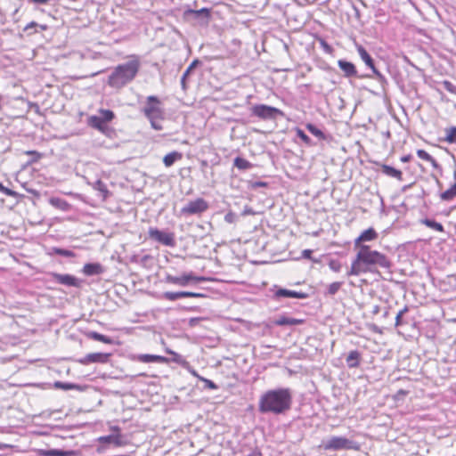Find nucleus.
<instances>
[{
  "label": "nucleus",
  "instance_id": "1",
  "mask_svg": "<svg viewBox=\"0 0 456 456\" xmlns=\"http://www.w3.org/2000/svg\"><path fill=\"white\" fill-rule=\"evenodd\" d=\"M390 269L391 262L387 256L370 247H361L351 264L347 276H359L362 273H374L378 268Z\"/></svg>",
  "mask_w": 456,
  "mask_h": 456
},
{
  "label": "nucleus",
  "instance_id": "2",
  "mask_svg": "<svg viewBox=\"0 0 456 456\" xmlns=\"http://www.w3.org/2000/svg\"><path fill=\"white\" fill-rule=\"evenodd\" d=\"M292 404V393L289 388H277L264 393L258 403L262 413L282 414L289 411Z\"/></svg>",
  "mask_w": 456,
  "mask_h": 456
},
{
  "label": "nucleus",
  "instance_id": "3",
  "mask_svg": "<svg viewBox=\"0 0 456 456\" xmlns=\"http://www.w3.org/2000/svg\"><path fill=\"white\" fill-rule=\"evenodd\" d=\"M140 69L139 58L135 55L131 56V60L126 63L120 64L115 68L110 75L108 84L111 87L120 88L131 82L138 73Z\"/></svg>",
  "mask_w": 456,
  "mask_h": 456
},
{
  "label": "nucleus",
  "instance_id": "4",
  "mask_svg": "<svg viewBox=\"0 0 456 456\" xmlns=\"http://www.w3.org/2000/svg\"><path fill=\"white\" fill-rule=\"evenodd\" d=\"M159 100L153 95L148 96L142 112L149 119L153 129L160 131L163 129L164 110L160 107Z\"/></svg>",
  "mask_w": 456,
  "mask_h": 456
},
{
  "label": "nucleus",
  "instance_id": "5",
  "mask_svg": "<svg viewBox=\"0 0 456 456\" xmlns=\"http://www.w3.org/2000/svg\"><path fill=\"white\" fill-rule=\"evenodd\" d=\"M325 450H358L356 442L342 436H332L323 445Z\"/></svg>",
  "mask_w": 456,
  "mask_h": 456
},
{
  "label": "nucleus",
  "instance_id": "6",
  "mask_svg": "<svg viewBox=\"0 0 456 456\" xmlns=\"http://www.w3.org/2000/svg\"><path fill=\"white\" fill-rule=\"evenodd\" d=\"M252 115L265 120L275 119L278 116L284 117V113L280 109L265 104L255 105L251 108Z\"/></svg>",
  "mask_w": 456,
  "mask_h": 456
},
{
  "label": "nucleus",
  "instance_id": "7",
  "mask_svg": "<svg viewBox=\"0 0 456 456\" xmlns=\"http://www.w3.org/2000/svg\"><path fill=\"white\" fill-rule=\"evenodd\" d=\"M209 208L208 201H206L202 198H197L194 200L189 201L186 205H184L180 213L182 216H192V215H201L206 212Z\"/></svg>",
  "mask_w": 456,
  "mask_h": 456
},
{
  "label": "nucleus",
  "instance_id": "8",
  "mask_svg": "<svg viewBox=\"0 0 456 456\" xmlns=\"http://www.w3.org/2000/svg\"><path fill=\"white\" fill-rule=\"evenodd\" d=\"M148 233L151 239L165 246L173 247L175 245V238L173 233L162 232L157 228H150Z\"/></svg>",
  "mask_w": 456,
  "mask_h": 456
},
{
  "label": "nucleus",
  "instance_id": "9",
  "mask_svg": "<svg viewBox=\"0 0 456 456\" xmlns=\"http://www.w3.org/2000/svg\"><path fill=\"white\" fill-rule=\"evenodd\" d=\"M356 50L358 52L359 56L361 57L362 61L369 68L371 69V70L375 74L377 79H379V81H384L385 80V77L375 68L373 59L368 53V52L365 50V48L362 45H356Z\"/></svg>",
  "mask_w": 456,
  "mask_h": 456
},
{
  "label": "nucleus",
  "instance_id": "10",
  "mask_svg": "<svg viewBox=\"0 0 456 456\" xmlns=\"http://www.w3.org/2000/svg\"><path fill=\"white\" fill-rule=\"evenodd\" d=\"M378 238V232L373 228L363 231L354 241V248L360 250L361 247H369L365 242L375 240Z\"/></svg>",
  "mask_w": 456,
  "mask_h": 456
},
{
  "label": "nucleus",
  "instance_id": "11",
  "mask_svg": "<svg viewBox=\"0 0 456 456\" xmlns=\"http://www.w3.org/2000/svg\"><path fill=\"white\" fill-rule=\"evenodd\" d=\"M51 275L56 282L61 285L75 288H80L82 285V281L79 279L70 274L53 273Z\"/></svg>",
  "mask_w": 456,
  "mask_h": 456
},
{
  "label": "nucleus",
  "instance_id": "12",
  "mask_svg": "<svg viewBox=\"0 0 456 456\" xmlns=\"http://www.w3.org/2000/svg\"><path fill=\"white\" fill-rule=\"evenodd\" d=\"M110 356V354L92 353V354H88L85 357L79 359L78 362L81 364H84V365L93 363V362L105 363L108 362Z\"/></svg>",
  "mask_w": 456,
  "mask_h": 456
},
{
  "label": "nucleus",
  "instance_id": "13",
  "mask_svg": "<svg viewBox=\"0 0 456 456\" xmlns=\"http://www.w3.org/2000/svg\"><path fill=\"white\" fill-rule=\"evenodd\" d=\"M165 299H167L169 301H175L182 297H204L205 295L202 293H197V292H191V291H177V292H171L167 291L163 293L162 296Z\"/></svg>",
  "mask_w": 456,
  "mask_h": 456
},
{
  "label": "nucleus",
  "instance_id": "14",
  "mask_svg": "<svg viewBox=\"0 0 456 456\" xmlns=\"http://www.w3.org/2000/svg\"><path fill=\"white\" fill-rule=\"evenodd\" d=\"M98 442L101 444H113L116 446H124L127 444L124 436L121 434H111L109 436H100Z\"/></svg>",
  "mask_w": 456,
  "mask_h": 456
},
{
  "label": "nucleus",
  "instance_id": "15",
  "mask_svg": "<svg viewBox=\"0 0 456 456\" xmlns=\"http://www.w3.org/2000/svg\"><path fill=\"white\" fill-rule=\"evenodd\" d=\"M39 456H77V453L73 450H61V449H40L38 450Z\"/></svg>",
  "mask_w": 456,
  "mask_h": 456
},
{
  "label": "nucleus",
  "instance_id": "16",
  "mask_svg": "<svg viewBox=\"0 0 456 456\" xmlns=\"http://www.w3.org/2000/svg\"><path fill=\"white\" fill-rule=\"evenodd\" d=\"M104 272V268L99 263H88L83 267V273L87 276L102 274Z\"/></svg>",
  "mask_w": 456,
  "mask_h": 456
},
{
  "label": "nucleus",
  "instance_id": "17",
  "mask_svg": "<svg viewBox=\"0 0 456 456\" xmlns=\"http://www.w3.org/2000/svg\"><path fill=\"white\" fill-rule=\"evenodd\" d=\"M276 297H294V298H306L307 294L286 289H280L275 292Z\"/></svg>",
  "mask_w": 456,
  "mask_h": 456
},
{
  "label": "nucleus",
  "instance_id": "18",
  "mask_svg": "<svg viewBox=\"0 0 456 456\" xmlns=\"http://www.w3.org/2000/svg\"><path fill=\"white\" fill-rule=\"evenodd\" d=\"M338 65L343 71L344 75L347 77H354L357 73L355 66L352 62L345 60H339L338 61Z\"/></svg>",
  "mask_w": 456,
  "mask_h": 456
},
{
  "label": "nucleus",
  "instance_id": "19",
  "mask_svg": "<svg viewBox=\"0 0 456 456\" xmlns=\"http://www.w3.org/2000/svg\"><path fill=\"white\" fill-rule=\"evenodd\" d=\"M361 354L357 350L351 351L346 359V364L349 368H356L360 364Z\"/></svg>",
  "mask_w": 456,
  "mask_h": 456
},
{
  "label": "nucleus",
  "instance_id": "20",
  "mask_svg": "<svg viewBox=\"0 0 456 456\" xmlns=\"http://www.w3.org/2000/svg\"><path fill=\"white\" fill-rule=\"evenodd\" d=\"M382 173L387 176L396 178L399 181L403 180V174L400 170L395 169L393 167L388 165H382L381 167Z\"/></svg>",
  "mask_w": 456,
  "mask_h": 456
},
{
  "label": "nucleus",
  "instance_id": "21",
  "mask_svg": "<svg viewBox=\"0 0 456 456\" xmlns=\"http://www.w3.org/2000/svg\"><path fill=\"white\" fill-rule=\"evenodd\" d=\"M138 359L142 362H166L167 358L156 354H140Z\"/></svg>",
  "mask_w": 456,
  "mask_h": 456
},
{
  "label": "nucleus",
  "instance_id": "22",
  "mask_svg": "<svg viewBox=\"0 0 456 456\" xmlns=\"http://www.w3.org/2000/svg\"><path fill=\"white\" fill-rule=\"evenodd\" d=\"M183 158L182 153L178 151H172L163 158V163L167 167H171L175 161Z\"/></svg>",
  "mask_w": 456,
  "mask_h": 456
},
{
  "label": "nucleus",
  "instance_id": "23",
  "mask_svg": "<svg viewBox=\"0 0 456 456\" xmlns=\"http://www.w3.org/2000/svg\"><path fill=\"white\" fill-rule=\"evenodd\" d=\"M186 14L192 15L194 18L203 17L206 20V21H208L210 15L209 10L208 8H201L200 10L189 9L188 11H186Z\"/></svg>",
  "mask_w": 456,
  "mask_h": 456
},
{
  "label": "nucleus",
  "instance_id": "24",
  "mask_svg": "<svg viewBox=\"0 0 456 456\" xmlns=\"http://www.w3.org/2000/svg\"><path fill=\"white\" fill-rule=\"evenodd\" d=\"M86 336L89 338H92L94 340H96V341H100V342H102V343H105V344H113V339L107 337V336H104L102 334H100L96 331H90L86 334Z\"/></svg>",
  "mask_w": 456,
  "mask_h": 456
},
{
  "label": "nucleus",
  "instance_id": "25",
  "mask_svg": "<svg viewBox=\"0 0 456 456\" xmlns=\"http://www.w3.org/2000/svg\"><path fill=\"white\" fill-rule=\"evenodd\" d=\"M166 281L171 284L178 285L181 287H185L186 285V280L184 279L183 274L181 276H174L171 274H167L166 276Z\"/></svg>",
  "mask_w": 456,
  "mask_h": 456
},
{
  "label": "nucleus",
  "instance_id": "26",
  "mask_svg": "<svg viewBox=\"0 0 456 456\" xmlns=\"http://www.w3.org/2000/svg\"><path fill=\"white\" fill-rule=\"evenodd\" d=\"M49 202L52 206L59 208L61 210L65 211V210H68L69 208V204L66 200H64L61 198L53 197L50 199Z\"/></svg>",
  "mask_w": 456,
  "mask_h": 456
},
{
  "label": "nucleus",
  "instance_id": "27",
  "mask_svg": "<svg viewBox=\"0 0 456 456\" xmlns=\"http://www.w3.org/2000/svg\"><path fill=\"white\" fill-rule=\"evenodd\" d=\"M89 125L100 131H103L106 127L105 122L98 116H92L89 118Z\"/></svg>",
  "mask_w": 456,
  "mask_h": 456
},
{
  "label": "nucleus",
  "instance_id": "28",
  "mask_svg": "<svg viewBox=\"0 0 456 456\" xmlns=\"http://www.w3.org/2000/svg\"><path fill=\"white\" fill-rule=\"evenodd\" d=\"M417 155H418V157L419 159L429 162L434 167H437L438 165H437L436 160L429 153H428L426 151H424V150H418L417 151Z\"/></svg>",
  "mask_w": 456,
  "mask_h": 456
},
{
  "label": "nucleus",
  "instance_id": "29",
  "mask_svg": "<svg viewBox=\"0 0 456 456\" xmlns=\"http://www.w3.org/2000/svg\"><path fill=\"white\" fill-rule=\"evenodd\" d=\"M455 197H456V183L440 195L441 200H445V201L452 200Z\"/></svg>",
  "mask_w": 456,
  "mask_h": 456
},
{
  "label": "nucleus",
  "instance_id": "30",
  "mask_svg": "<svg viewBox=\"0 0 456 456\" xmlns=\"http://www.w3.org/2000/svg\"><path fill=\"white\" fill-rule=\"evenodd\" d=\"M445 139L444 141L449 143H456V126H452L444 129Z\"/></svg>",
  "mask_w": 456,
  "mask_h": 456
},
{
  "label": "nucleus",
  "instance_id": "31",
  "mask_svg": "<svg viewBox=\"0 0 456 456\" xmlns=\"http://www.w3.org/2000/svg\"><path fill=\"white\" fill-rule=\"evenodd\" d=\"M233 165L240 170H246L251 167V164L249 161L240 157L235 158Z\"/></svg>",
  "mask_w": 456,
  "mask_h": 456
},
{
  "label": "nucleus",
  "instance_id": "32",
  "mask_svg": "<svg viewBox=\"0 0 456 456\" xmlns=\"http://www.w3.org/2000/svg\"><path fill=\"white\" fill-rule=\"evenodd\" d=\"M183 276H184V279L186 280L187 286L191 282L198 283V282L204 281L207 280L205 277L194 275L193 273H191V272L183 273Z\"/></svg>",
  "mask_w": 456,
  "mask_h": 456
},
{
  "label": "nucleus",
  "instance_id": "33",
  "mask_svg": "<svg viewBox=\"0 0 456 456\" xmlns=\"http://www.w3.org/2000/svg\"><path fill=\"white\" fill-rule=\"evenodd\" d=\"M422 224L437 232H444V226L440 223L436 222L435 220L424 219L422 220Z\"/></svg>",
  "mask_w": 456,
  "mask_h": 456
},
{
  "label": "nucleus",
  "instance_id": "34",
  "mask_svg": "<svg viewBox=\"0 0 456 456\" xmlns=\"http://www.w3.org/2000/svg\"><path fill=\"white\" fill-rule=\"evenodd\" d=\"M302 321L294 318L282 317L277 321L278 325H297L301 323Z\"/></svg>",
  "mask_w": 456,
  "mask_h": 456
},
{
  "label": "nucleus",
  "instance_id": "35",
  "mask_svg": "<svg viewBox=\"0 0 456 456\" xmlns=\"http://www.w3.org/2000/svg\"><path fill=\"white\" fill-rule=\"evenodd\" d=\"M100 114H101V116H99V117L101 118H102L103 122H105V123L110 122L114 118L113 111H111L110 110H100Z\"/></svg>",
  "mask_w": 456,
  "mask_h": 456
},
{
  "label": "nucleus",
  "instance_id": "36",
  "mask_svg": "<svg viewBox=\"0 0 456 456\" xmlns=\"http://www.w3.org/2000/svg\"><path fill=\"white\" fill-rule=\"evenodd\" d=\"M306 128L312 134H314L321 139L324 138V134L319 128H317L315 126H314L313 124H307Z\"/></svg>",
  "mask_w": 456,
  "mask_h": 456
},
{
  "label": "nucleus",
  "instance_id": "37",
  "mask_svg": "<svg viewBox=\"0 0 456 456\" xmlns=\"http://www.w3.org/2000/svg\"><path fill=\"white\" fill-rule=\"evenodd\" d=\"M53 251L57 255L62 256H65V257H74L75 256V253L73 251H71V250H68V249H64V248H54Z\"/></svg>",
  "mask_w": 456,
  "mask_h": 456
},
{
  "label": "nucleus",
  "instance_id": "38",
  "mask_svg": "<svg viewBox=\"0 0 456 456\" xmlns=\"http://www.w3.org/2000/svg\"><path fill=\"white\" fill-rule=\"evenodd\" d=\"M54 387L56 388H61V389H63V390H71V389L76 388L77 385L72 384V383H64V382H61V381H56L54 383Z\"/></svg>",
  "mask_w": 456,
  "mask_h": 456
},
{
  "label": "nucleus",
  "instance_id": "39",
  "mask_svg": "<svg viewBox=\"0 0 456 456\" xmlns=\"http://www.w3.org/2000/svg\"><path fill=\"white\" fill-rule=\"evenodd\" d=\"M192 374L194 376L198 377L200 380H202L205 383L206 387H208L209 389H216L217 388V386L212 380L200 377L195 371H192Z\"/></svg>",
  "mask_w": 456,
  "mask_h": 456
},
{
  "label": "nucleus",
  "instance_id": "40",
  "mask_svg": "<svg viewBox=\"0 0 456 456\" xmlns=\"http://www.w3.org/2000/svg\"><path fill=\"white\" fill-rule=\"evenodd\" d=\"M341 285H342V282H338V281L330 284V286L328 288V293L331 296L335 295L339 290Z\"/></svg>",
  "mask_w": 456,
  "mask_h": 456
},
{
  "label": "nucleus",
  "instance_id": "41",
  "mask_svg": "<svg viewBox=\"0 0 456 456\" xmlns=\"http://www.w3.org/2000/svg\"><path fill=\"white\" fill-rule=\"evenodd\" d=\"M196 65V61H193L188 68L187 69L184 71V73L183 74L182 76V78H181V84L183 86V88H185V79L187 77L188 75H191V69L195 67Z\"/></svg>",
  "mask_w": 456,
  "mask_h": 456
},
{
  "label": "nucleus",
  "instance_id": "42",
  "mask_svg": "<svg viewBox=\"0 0 456 456\" xmlns=\"http://www.w3.org/2000/svg\"><path fill=\"white\" fill-rule=\"evenodd\" d=\"M329 267L333 271V272H336V273H338L340 272L341 270V267H342V265L339 261L338 260H330V263H329Z\"/></svg>",
  "mask_w": 456,
  "mask_h": 456
},
{
  "label": "nucleus",
  "instance_id": "43",
  "mask_svg": "<svg viewBox=\"0 0 456 456\" xmlns=\"http://www.w3.org/2000/svg\"><path fill=\"white\" fill-rule=\"evenodd\" d=\"M407 312H408V307H407V306H405L403 309L400 310V311L397 313V314H396V316H395V326H400V325H401V323H402V317H403V314H404L405 313H407Z\"/></svg>",
  "mask_w": 456,
  "mask_h": 456
},
{
  "label": "nucleus",
  "instance_id": "44",
  "mask_svg": "<svg viewBox=\"0 0 456 456\" xmlns=\"http://www.w3.org/2000/svg\"><path fill=\"white\" fill-rule=\"evenodd\" d=\"M297 135L305 143L309 144L311 140L309 136L301 129H297Z\"/></svg>",
  "mask_w": 456,
  "mask_h": 456
},
{
  "label": "nucleus",
  "instance_id": "45",
  "mask_svg": "<svg viewBox=\"0 0 456 456\" xmlns=\"http://www.w3.org/2000/svg\"><path fill=\"white\" fill-rule=\"evenodd\" d=\"M0 191L7 196H15L16 195V192L4 186L1 183H0Z\"/></svg>",
  "mask_w": 456,
  "mask_h": 456
},
{
  "label": "nucleus",
  "instance_id": "46",
  "mask_svg": "<svg viewBox=\"0 0 456 456\" xmlns=\"http://www.w3.org/2000/svg\"><path fill=\"white\" fill-rule=\"evenodd\" d=\"M254 214H255V212L249 207H245L242 211V216H248V215H254Z\"/></svg>",
  "mask_w": 456,
  "mask_h": 456
},
{
  "label": "nucleus",
  "instance_id": "47",
  "mask_svg": "<svg viewBox=\"0 0 456 456\" xmlns=\"http://www.w3.org/2000/svg\"><path fill=\"white\" fill-rule=\"evenodd\" d=\"M313 251L311 249H305L302 252V256L305 258H311Z\"/></svg>",
  "mask_w": 456,
  "mask_h": 456
},
{
  "label": "nucleus",
  "instance_id": "48",
  "mask_svg": "<svg viewBox=\"0 0 456 456\" xmlns=\"http://www.w3.org/2000/svg\"><path fill=\"white\" fill-rule=\"evenodd\" d=\"M96 186H97V189L102 191H104V192H107V190L105 188V185L101 182V181H98L97 183H96Z\"/></svg>",
  "mask_w": 456,
  "mask_h": 456
},
{
  "label": "nucleus",
  "instance_id": "49",
  "mask_svg": "<svg viewBox=\"0 0 456 456\" xmlns=\"http://www.w3.org/2000/svg\"><path fill=\"white\" fill-rule=\"evenodd\" d=\"M201 321V318H191L189 323L191 326H195Z\"/></svg>",
  "mask_w": 456,
  "mask_h": 456
},
{
  "label": "nucleus",
  "instance_id": "50",
  "mask_svg": "<svg viewBox=\"0 0 456 456\" xmlns=\"http://www.w3.org/2000/svg\"><path fill=\"white\" fill-rule=\"evenodd\" d=\"M322 45L326 52L330 53L331 51V47L324 41L322 42Z\"/></svg>",
  "mask_w": 456,
  "mask_h": 456
},
{
  "label": "nucleus",
  "instance_id": "51",
  "mask_svg": "<svg viewBox=\"0 0 456 456\" xmlns=\"http://www.w3.org/2000/svg\"><path fill=\"white\" fill-rule=\"evenodd\" d=\"M110 429L114 432L113 434H121L120 428L118 426H113L110 428Z\"/></svg>",
  "mask_w": 456,
  "mask_h": 456
},
{
  "label": "nucleus",
  "instance_id": "52",
  "mask_svg": "<svg viewBox=\"0 0 456 456\" xmlns=\"http://www.w3.org/2000/svg\"><path fill=\"white\" fill-rule=\"evenodd\" d=\"M36 26H37V23H36V22H34V21H32V22H30L29 24H28V25L25 27L24 30H28V29L31 28L36 27Z\"/></svg>",
  "mask_w": 456,
  "mask_h": 456
},
{
  "label": "nucleus",
  "instance_id": "53",
  "mask_svg": "<svg viewBox=\"0 0 456 456\" xmlns=\"http://www.w3.org/2000/svg\"><path fill=\"white\" fill-rule=\"evenodd\" d=\"M411 155H405L401 158L402 162H408L411 159Z\"/></svg>",
  "mask_w": 456,
  "mask_h": 456
},
{
  "label": "nucleus",
  "instance_id": "54",
  "mask_svg": "<svg viewBox=\"0 0 456 456\" xmlns=\"http://www.w3.org/2000/svg\"><path fill=\"white\" fill-rule=\"evenodd\" d=\"M248 456H260L259 454H255V453H252L250 455H248Z\"/></svg>",
  "mask_w": 456,
  "mask_h": 456
}]
</instances>
